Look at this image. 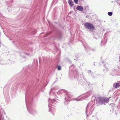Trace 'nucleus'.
<instances>
[{
    "instance_id": "obj_1",
    "label": "nucleus",
    "mask_w": 120,
    "mask_h": 120,
    "mask_svg": "<svg viewBox=\"0 0 120 120\" xmlns=\"http://www.w3.org/2000/svg\"><path fill=\"white\" fill-rule=\"evenodd\" d=\"M85 27L89 29L93 30L95 28L94 26L92 24L89 23H86L84 24Z\"/></svg>"
},
{
    "instance_id": "obj_2",
    "label": "nucleus",
    "mask_w": 120,
    "mask_h": 120,
    "mask_svg": "<svg viewBox=\"0 0 120 120\" xmlns=\"http://www.w3.org/2000/svg\"><path fill=\"white\" fill-rule=\"evenodd\" d=\"M99 99L100 102L102 103L104 102H107L109 100L108 98L105 97H101L99 98Z\"/></svg>"
},
{
    "instance_id": "obj_3",
    "label": "nucleus",
    "mask_w": 120,
    "mask_h": 120,
    "mask_svg": "<svg viewBox=\"0 0 120 120\" xmlns=\"http://www.w3.org/2000/svg\"><path fill=\"white\" fill-rule=\"evenodd\" d=\"M76 9L79 11H82V7L81 6H78L77 7Z\"/></svg>"
},
{
    "instance_id": "obj_4",
    "label": "nucleus",
    "mask_w": 120,
    "mask_h": 120,
    "mask_svg": "<svg viewBox=\"0 0 120 120\" xmlns=\"http://www.w3.org/2000/svg\"><path fill=\"white\" fill-rule=\"evenodd\" d=\"M68 3L69 5L71 7L73 5V3L72 2V1L71 0H69Z\"/></svg>"
},
{
    "instance_id": "obj_5",
    "label": "nucleus",
    "mask_w": 120,
    "mask_h": 120,
    "mask_svg": "<svg viewBox=\"0 0 120 120\" xmlns=\"http://www.w3.org/2000/svg\"><path fill=\"white\" fill-rule=\"evenodd\" d=\"M120 86L119 85V83H116V85L115 86V88H117L118 87H119Z\"/></svg>"
},
{
    "instance_id": "obj_6",
    "label": "nucleus",
    "mask_w": 120,
    "mask_h": 120,
    "mask_svg": "<svg viewBox=\"0 0 120 120\" xmlns=\"http://www.w3.org/2000/svg\"><path fill=\"white\" fill-rule=\"evenodd\" d=\"M112 13L111 12H109L108 13V15L110 16H111L112 15Z\"/></svg>"
},
{
    "instance_id": "obj_7",
    "label": "nucleus",
    "mask_w": 120,
    "mask_h": 120,
    "mask_svg": "<svg viewBox=\"0 0 120 120\" xmlns=\"http://www.w3.org/2000/svg\"><path fill=\"white\" fill-rule=\"evenodd\" d=\"M61 69V68L60 66H58L57 68L58 70H60Z\"/></svg>"
},
{
    "instance_id": "obj_8",
    "label": "nucleus",
    "mask_w": 120,
    "mask_h": 120,
    "mask_svg": "<svg viewBox=\"0 0 120 120\" xmlns=\"http://www.w3.org/2000/svg\"><path fill=\"white\" fill-rule=\"evenodd\" d=\"M73 100H76L77 101H80L81 100H80L79 99V98L77 99L75 98H74V99H73Z\"/></svg>"
},
{
    "instance_id": "obj_9",
    "label": "nucleus",
    "mask_w": 120,
    "mask_h": 120,
    "mask_svg": "<svg viewBox=\"0 0 120 120\" xmlns=\"http://www.w3.org/2000/svg\"><path fill=\"white\" fill-rule=\"evenodd\" d=\"M78 0H74V1L76 4H77L78 3Z\"/></svg>"
},
{
    "instance_id": "obj_10",
    "label": "nucleus",
    "mask_w": 120,
    "mask_h": 120,
    "mask_svg": "<svg viewBox=\"0 0 120 120\" xmlns=\"http://www.w3.org/2000/svg\"><path fill=\"white\" fill-rule=\"evenodd\" d=\"M3 110L2 109V108L1 107H0V112L1 113V112H2Z\"/></svg>"
},
{
    "instance_id": "obj_11",
    "label": "nucleus",
    "mask_w": 120,
    "mask_h": 120,
    "mask_svg": "<svg viewBox=\"0 0 120 120\" xmlns=\"http://www.w3.org/2000/svg\"><path fill=\"white\" fill-rule=\"evenodd\" d=\"M51 105L50 104H49V107H50L51 106Z\"/></svg>"
},
{
    "instance_id": "obj_12",
    "label": "nucleus",
    "mask_w": 120,
    "mask_h": 120,
    "mask_svg": "<svg viewBox=\"0 0 120 120\" xmlns=\"http://www.w3.org/2000/svg\"><path fill=\"white\" fill-rule=\"evenodd\" d=\"M64 92L66 91L65 90H64Z\"/></svg>"
}]
</instances>
